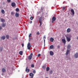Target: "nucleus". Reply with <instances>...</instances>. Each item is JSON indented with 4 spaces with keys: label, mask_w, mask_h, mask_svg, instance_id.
Returning <instances> with one entry per match:
<instances>
[{
    "label": "nucleus",
    "mask_w": 78,
    "mask_h": 78,
    "mask_svg": "<svg viewBox=\"0 0 78 78\" xmlns=\"http://www.w3.org/2000/svg\"><path fill=\"white\" fill-rule=\"evenodd\" d=\"M42 17H40L39 18V22H40V27L42 25Z\"/></svg>",
    "instance_id": "1"
},
{
    "label": "nucleus",
    "mask_w": 78,
    "mask_h": 78,
    "mask_svg": "<svg viewBox=\"0 0 78 78\" xmlns=\"http://www.w3.org/2000/svg\"><path fill=\"white\" fill-rule=\"evenodd\" d=\"M31 47V44L30 43H28L27 44V49L28 50H30V48Z\"/></svg>",
    "instance_id": "2"
},
{
    "label": "nucleus",
    "mask_w": 78,
    "mask_h": 78,
    "mask_svg": "<svg viewBox=\"0 0 78 78\" xmlns=\"http://www.w3.org/2000/svg\"><path fill=\"white\" fill-rule=\"evenodd\" d=\"M66 37L68 42H70V40H71V39H70V38H71V36H70L69 37L67 36H66Z\"/></svg>",
    "instance_id": "3"
},
{
    "label": "nucleus",
    "mask_w": 78,
    "mask_h": 78,
    "mask_svg": "<svg viewBox=\"0 0 78 78\" xmlns=\"http://www.w3.org/2000/svg\"><path fill=\"white\" fill-rule=\"evenodd\" d=\"M33 54L32 53L30 54V55L28 57V59H30V60L32 59V57L33 56Z\"/></svg>",
    "instance_id": "4"
},
{
    "label": "nucleus",
    "mask_w": 78,
    "mask_h": 78,
    "mask_svg": "<svg viewBox=\"0 0 78 78\" xmlns=\"http://www.w3.org/2000/svg\"><path fill=\"white\" fill-rule=\"evenodd\" d=\"M56 20V17L55 16H53L52 18V23H54V21H55Z\"/></svg>",
    "instance_id": "5"
},
{
    "label": "nucleus",
    "mask_w": 78,
    "mask_h": 78,
    "mask_svg": "<svg viewBox=\"0 0 78 78\" xmlns=\"http://www.w3.org/2000/svg\"><path fill=\"white\" fill-rule=\"evenodd\" d=\"M49 54L51 56H53L54 55V53L52 51H50Z\"/></svg>",
    "instance_id": "6"
},
{
    "label": "nucleus",
    "mask_w": 78,
    "mask_h": 78,
    "mask_svg": "<svg viewBox=\"0 0 78 78\" xmlns=\"http://www.w3.org/2000/svg\"><path fill=\"white\" fill-rule=\"evenodd\" d=\"M74 57L76 58H78V53L77 52L76 53L74 54Z\"/></svg>",
    "instance_id": "7"
},
{
    "label": "nucleus",
    "mask_w": 78,
    "mask_h": 78,
    "mask_svg": "<svg viewBox=\"0 0 78 78\" xmlns=\"http://www.w3.org/2000/svg\"><path fill=\"white\" fill-rule=\"evenodd\" d=\"M2 72H6V69H5L4 68H2Z\"/></svg>",
    "instance_id": "8"
},
{
    "label": "nucleus",
    "mask_w": 78,
    "mask_h": 78,
    "mask_svg": "<svg viewBox=\"0 0 78 78\" xmlns=\"http://www.w3.org/2000/svg\"><path fill=\"white\" fill-rule=\"evenodd\" d=\"M71 11L73 15H74V14H75V12L74 11V10H73V9H71Z\"/></svg>",
    "instance_id": "9"
},
{
    "label": "nucleus",
    "mask_w": 78,
    "mask_h": 78,
    "mask_svg": "<svg viewBox=\"0 0 78 78\" xmlns=\"http://www.w3.org/2000/svg\"><path fill=\"white\" fill-rule=\"evenodd\" d=\"M26 71L27 73H28L30 71V69H28V67H27L26 68Z\"/></svg>",
    "instance_id": "10"
},
{
    "label": "nucleus",
    "mask_w": 78,
    "mask_h": 78,
    "mask_svg": "<svg viewBox=\"0 0 78 78\" xmlns=\"http://www.w3.org/2000/svg\"><path fill=\"white\" fill-rule=\"evenodd\" d=\"M11 5L12 6V7H14V6H16V3H15L14 2L12 3Z\"/></svg>",
    "instance_id": "11"
},
{
    "label": "nucleus",
    "mask_w": 78,
    "mask_h": 78,
    "mask_svg": "<svg viewBox=\"0 0 78 78\" xmlns=\"http://www.w3.org/2000/svg\"><path fill=\"white\" fill-rule=\"evenodd\" d=\"M71 31V29H70V28H68L67 29V33H70Z\"/></svg>",
    "instance_id": "12"
},
{
    "label": "nucleus",
    "mask_w": 78,
    "mask_h": 78,
    "mask_svg": "<svg viewBox=\"0 0 78 78\" xmlns=\"http://www.w3.org/2000/svg\"><path fill=\"white\" fill-rule=\"evenodd\" d=\"M62 41L63 43H64V44H66V41L65 39H62Z\"/></svg>",
    "instance_id": "13"
},
{
    "label": "nucleus",
    "mask_w": 78,
    "mask_h": 78,
    "mask_svg": "<svg viewBox=\"0 0 78 78\" xmlns=\"http://www.w3.org/2000/svg\"><path fill=\"white\" fill-rule=\"evenodd\" d=\"M69 52H70V50L67 49L66 51V55H67L69 53Z\"/></svg>",
    "instance_id": "14"
},
{
    "label": "nucleus",
    "mask_w": 78,
    "mask_h": 78,
    "mask_svg": "<svg viewBox=\"0 0 78 78\" xmlns=\"http://www.w3.org/2000/svg\"><path fill=\"white\" fill-rule=\"evenodd\" d=\"M50 41H51V42H53L54 41V39L53 38V37L51 38L50 39Z\"/></svg>",
    "instance_id": "15"
},
{
    "label": "nucleus",
    "mask_w": 78,
    "mask_h": 78,
    "mask_svg": "<svg viewBox=\"0 0 78 78\" xmlns=\"http://www.w3.org/2000/svg\"><path fill=\"white\" fill-rule=\"evenodd\" d=\"M1 22H5V20L4 19H1Z\"/></svg>",
    "instance_id": "16"
},
{
    "label": "nucleus",
    "mask_w": 78,
    "mask_h": 78,
    "mask_svg": "<svg viewBox=\"0 0 78 78\" xmlns=\"http://www.w3.org/2000/svg\"><path fill=\"white\" fill-rule=\"evenodd\" d=\"M1 38V39H3V40H5V38H6V37L5 36H2Z\"/></svg>",
    "instance_id": "17"
},
{
    "label": "nucleus",
    "mask_w": 78,
    "mask_h": 78,
    "mask_svg": "<svg viewBox=\"0 0 78 78\" xmlns=\"http://www.w3.org/2000/svg\"><path fill=\"white\" fill-rule=\"evenodd\" d=\"M15 16L16 17H19V13L16 12L15 14Z\"/></svg>",
    "instance_id": "18"
},
{
    "label": "nucleus",
    "mask_w": 78,
    "mask_h": 78,
    "mask_svg": "<svg viewBox=\"0 0 78 78\" xmlns=\"http://www.w3.org/2000/svg\"><path fill=\"white\" fill-rule=\"evenodd\" d=\"M1 12H2V14H5V10H4L3 9L2 10Z\"/></svg>",
    "instance_id": "19"
},
{
    "label": "nucleus",
    "mask_w": 78,
    "mask_h": 78,
    "mask_svg": "<svg viewBox=\"0 0 78 78\" xmlns=\"http://www.w3.org/2000/svg\"><path fill=\"white\" fill-rule=\"evenodd\" d=\"M3 48L2 47H0V51H3Z\"/></svg>",
    "instance_id": "20"
},
{
    "label": "nucleus",
    "mask_w": 78,
    "mask_h": 78,
    "mask_svg": "<svg viewBox=\"0 0 78 78\" xmlns=\"http://www.w3.org/2000/svg\"><path fill=\"white\" fill-rule=\"evenodd\" d=\"M30 76H34V74H33V73H30Z\"/></svg>",
    "instance_id": "21"
},
{
    "label": "nucleus",
    "mask_w": 78,
    "mask_h": 78,
    "mask_svg": "<svg viewBox=\"0 0 78 78\" xmlns=\"http://www.w3.org/2000/svg\"><path fill=\"white\" fill-rule=\"evenodd\" d=\"M6 26V24L3 23L2 24V27H5Z\"/></svg>",
    "instance_id": "22"
},
{
    "label": "nucleus",
    "mask_w": 78,
    "mask_h": 78,
    "mask_svg": "<svg viewBox=\"0 0 78 78\" xmlns=\"http://www.w3.org/2000/svg\"><path fill=\"white\" fill-rule=\"evenodd\" d=\"M71 48V46H70V45H68L67 47V48L69 49L70 48Z\"/></svg>",
    "instance_id": "23"
},
{
    "label": "nucleus",
    "mask_w": 78,
    "mask_h": 78,
    "mask_svg": "<svg viewBox=\"0 0 78 78\" xmlns=\"http://www.w3.org/2000/svg\"><path fill=\"white\" fill-rule=\"evenodd\" d=\"M6 37L7 39H9V35H6Z\"/></svg>",
    "instance_id": "24"
},
{
    "label": "nucleus",
    "mask_w": 78,
    "mask_h": 78,
    "mask_svg": "<svg viewBox=\"0 0 78 78\" xmlns=\"http://www.w3.org/2000/svg\"><path fill=\"white\" fill-rule=\"evenodd\" d=\"M22 53H23V51H20L19 52V54L20 55H22Z\"/></svg>",
    "instance_id": "25"
},
{
    "label": "nucleus",
    "mask_w": 78,
    "mask_h": 78,
    "mask_svg": "<svg viewBox=\"0 0 78 78\" xmlns=\"http://www.w3.org/2000/svg\"><path fill=\"white\" fill-rule=\"evenodd\" d=\"M54 46L53 45H51L50 47V48L51 49H52V48H53Z\"/></svg>",
    "instance_id": "26"
},
{
    "label": "nucleus",
    "mask_w": 78,
    "mask_h": 78,
    "mask_svg": "<svg viewBox=\"0 0 78 78\" xmlns=\"http://www.w3.org/2000/svg\"><path fill=\"white\" fill-rule=\"evenodd\" d=\"M50 70V67H47L46 68V71H48Z\"/></svg>",
    "instance_id": "27"
},
{
    "label": "nucleus",
    "mask_w": 78,
    "mask_h": 78,
    "mask_svg": "<svg viewBox=\"0 0 78 78\" xmlns=\"http://www.w3.org/2000/svg\"><path fill=\"white\" fill-rule=\"evenodd\" d=\"M16 12H18V11H19V9L18 8H16Z\"/></svg>",
    "instance_id": "28"
},
{
    "label": "nucleus",
    "mask_w": 78,
    "mask_h": 78,
    "mask_svg": "<svg viewBox=\"0 0 78 78\" xmlns=\"http://www.w3.org/2000/svg\"><path fill=\"white\" fill-rule=\"evenodd\" d=\"M31 67H32V68L34 67V64H32L31 65Z\"/></svg>",
    "instance_id": "29"
},
{
    "label": "nucleus",
    "mask_w": 78,
    "mask_h": 78,
    "mask_svg": "<svg viewBox=\"0 0 78 78\" xmlns=\"http://www.w3.org/2000/svg\"><path fill=\"white\" fill-rule=\"evenodd\" d=\"M29 38H30V37H32V35L31 34H30L29 36Z\"/></svg>",
    "instance_id": "30"
},
{
    "label": "nucleus",
    "mask_w": 78,
    "mask_h": 78,
    "mask_svg": "<svg viewBox=\"0 0 78 78\" xmlns=\"http://www.w3.org/2000/svg\"><path fill=\"white\" fill-rule=\"evenodd\" d=\"M50 73L51 74H52L53 73V71L52 70L50 71Z\"/></svg>",
    "instance_id": "31"
},
{
    "label": "nucleus",
    "mask_w": 78,
    "mask_h": 78,
    "mask_svg": "<svg viewBox=\"0 0 78 78\" xmlns=\"http://www.w3.org/2000/svg\"><path fill=\"white\" fill-rule=\"evenodd\" d=\"M37 35H39L40 34V33L39 32H37Z\"/></svg>",
    "instance_id": "32"
},
{
    "label": "nucleus",
    "mask_w": 78,
    "mask_h": 78,
    "mask_svg": "<svg viewBox=\"0 0 78 78\" xmlns=\"http://www.w3.org/2000/svg\"><path fill=\"white\" fill-rule=\"evenodd\" d=\"M7 2L8 3H10V2H11V0H7Z\"/></svg>",
    "instance_id": "33"
},
{
    "label": "nucleus",
    "mask_w": 78,
    "mask_h": 78,
    "mask_svg": "<svg viewBox=\"0 0 78 78\" xmlns=\"http://www.w3.org/2000/svg\"><path fill=\"white\" fill-rule=\"evenodd\" d=\"M30 20H33V16H31L30 17Z\"/></svg>",
    "instance_id": "34"
},
{
    "label": "nucleus",
    "mask_w": 78,
    "mask_h": 78,
    "mask_svg": "<svg viewBox=\"0 0 78 78\" xmlns=\"http://www.w3.org/2000/svg\"><path fill=\"white\" fill-rule=\"evenodd\" d=\"M33 73H36V71L35 70H34L33 71Z\"/></svg>",
    "instance_id": "35"
},
{
    "label": "nucleus",
    "mask_w": 78,
    "mask_h": 78,
    "mask_svg": "<svg viewBox=\"0 0 78 78\" xmlns=\"http://www.w3.org/2000/svg\"><path fill=\"white\" fill-rule=\"evenodd\" d=\"M22 47H24V44H23V43H22Z\"/></svg>",
    "instance_id": "36"
},
{
    "label": "nucleus",
    "mask_w": 78,
    "mask_h": 78,
    "mask_svg": "<svg viewBox=\"0 0 78 78\" xmlns=\"http://www.w3.org/2000/svg\"><path fill=\"white\" fill-rule=\"evenodd\" d=\"M11 15H13L14 14V13L13 12H11Z\"/></svg>",
    "instance_id": "37"
},
{
    "label": "nucleus",
    "mask_w": 78,
    "mask_h": 78,
    "mask_svg": "<svg viewBox=\"0 0 78 78\" xmlns=\"http://www.w3.org/2000/svg\"><path fill=\"white\" fill-rule=\"evenodd\" d=\"M41 56V54H39L38 55L37 57H39V56Z\"/></svg>",
    "instance_id": "38"
},
{
    "label": "nucleus",
    "mask_w": 78,
    "mask_h": 78,
    "mask_svg": "<svg viewBox=\"0 0 78 78\" xmlns=\"http://www.w3.org/2000/svg\"><path fill=\"white\" fill-rule=\"evenodd\" d=\"M62 9L63 10H64V9H66V8H65V7H63Z\"/></svg>",
    "instance_id": "39"
},
{
    "label": "nucleus",
    "mask_w": 78,
    "mask_h": 78,
    "mask_svg": "<svg viewBox=\"0 0 78 78\" xmlns=\"http://www.w3.org/2000/svg\"><path fill=\"white\" fill-rule=\"evenodd\" d=\"M2 29V27L1 26H0V30Z\"/></svg>",
    "instance_id": "40"
},
{
    "label": "nucleus",
    "mask_w": 78,
    "mask_h": 78,
    "mask_svg": "<svg viewBox=\"0 0 78 78\" xmlns=\"http://www.w3.org/2000/svg\"><path fill=\"white\" fill-rule=\"evenodd\" d=\"M59 47H60V46H59V45H58L57 46V48H59Z\"/></svg>",
    "instance_id": "41"
},
{
    "label": "nucleus",
    "mask_w": 78,
    "mask_h": 78,
    "mask_svg": "<svg viewBox=\"0 0 78 78\" xmlns=\"http://www.w3.org/2000/svg\"><path fill=\"white\" fill-rule=\"evenodd\" d=\"M46 37H45V36H44V39H46Z\"/></svg>",
    "instance_id": "42"
},
{
    "label": "nucleus",
    "mask_w": 78,
    "mask_h": 78,
    "mask_svg": "<svg viewBox=\"0 0 78 78\" xmlns=\"http://www.w3.org/2000/svg\"><path fill=\"white\" fill-rule=\"evenodd\" d=\"M45 39H44V43L45 44Z\"/></svg>",
    "instance_id": "43"
},
{
    "label": "nucleus",
    "mask_w": 78,
    "mask_h": 78,
    "mask_svg": "<svg viewBox=\"0 0 78 78\" xmlns=\"http://www.w3.org/2000/svg\"><path fill=\"white\" fill-rule=\"evenodd\" d=\"M32 23V21H30V23Z\"/></svg>",
    "instance_id": "44"
},
{
    "label": "nucleus",
    "mask_w": 78,
    "mask_h": 78,
    "mask_svg": "<svg viewBox=\"0 0 78 78\" xmlns=\"http://www.w3.org/2000/svg\"><path fill=\"white\" fill-rule=\"evenodd\" d=\"M30 78H33V76L31 77Z\"/></svg>",
    "instance_id": "45"
},
{
    "label": "nucleus",
    "mask_w": 78,
    "mask_h": 78,
    "mask_svg": "<svg viewBox=\"0 0 78 78\" xmlns=\"http://www.w3.org/2000/svg\"><path fill=\"white\" fill-rule=\"evenodd\" d=\"M77 39H78V36L77 37Z\"/></svg>",
    "instance_id": "46"
}]
</instances>
